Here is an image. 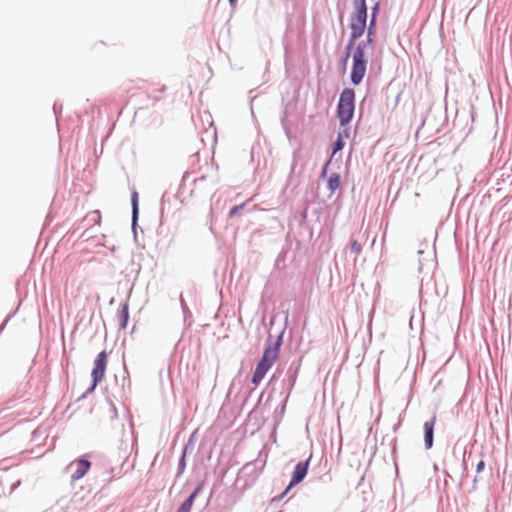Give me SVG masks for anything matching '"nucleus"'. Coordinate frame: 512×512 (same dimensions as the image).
Wrapping results in <instances>:
<instances>
[{
	"mask_svg": "<svg viewBox=\"0 0 512 512\" xmlns=\"http://www.w3.org/2000/svg\"><path fill=\"white\" fill-rule=\"evenodd\" d=\"M200 490L201 486H198L188 499L181 504L177 512H191V508Z\"/></svg>",
	"mask_w": 512,
	"mask_h": 512,
	"instance_id": "10",
	"label": "nucleus"
},
{
	"mask_svg": "<svg viewBox=\"0 0 512 512\" xmlns=\"http://www.w3.org/2000/svg\"><path fill=\"white\" fill-rule=\"evenodd\" d=\"M122 316H123V323H122V327H125L126 326V323H127V320H128V307L127 305H125L122 309V312H121Z\"/></svg>",
	"mask_w": 512,
	"mask_h": 512,
	"instance_id": "15",
	"label": "nucleus"
},
{
	"mask_svg": "<svg viewBox=\"0 0 512 512\" xmlns=\"http://www.w3.org/2000/svg\"><path fill=\"white\" fill-rule=\"evenodd\" d=\"M236 0H229L230 4L233 5Z\"/></svg>",
	"mask_w": 512,
	"mask_h": 512,
	"instance_id": "18",
	"label": "nucleus"
},
{
	"mask_svg": "<svg viewBox=\"0 0 512 512\" xmlns=\"http://www.w3.org/2000/svg\"><path fill=\"white\" fill-rule=\"evenodd\" d=\"M308 466H309V459L306 460L305 462H299L296 465V467L293 471V474H292L291 481H290L289 485L286 487V489L284 490V492L282 493V497L287 495V493L289 492V490L292 487L299 484L306 477L307 472H308Z\"/></svg>",
	"mask_w": 512,
	"mask_h": 512,
	"instance_id": "6",
	"label": "nucleus"
},
{
	"mask_svg": "<svg viewBox=\"0 0 512 512\" xmlns=\"http://www.w3.org/2000/svg\"><path fill=\"white\" fill-rule=\"evenodd\" d=\"M437 417L433 415L429 421H426L423 425L424 428V441L426 449H430L433 446V435Z\"/></svg>",
	"mask_w": 512,
	"mask_h": 512,
	"instance_id": "8",
	"label": "nucleus"
},
{
	"mask_svg": "<svg viewBox=\"0 0 512 512\" xmlns=\"http://www.w3.org/2000/svg\"><path fill=\"white\" fill-rule=\"evenodd\" d=\"M355 9V13L351 18V40L346 48L345 60H347L350 55L349 51L353 46V41L363 35L366 27L367 7L365 0H355Z\"/></svg>",
	"mask_w": 512,
	"mask_h": 512,
	"instance_id": "1",
	"label": "nucleus"
},
{
	"mask_svg": "<svg viewBox=\"0 0 512 512\" xmlns=\"http://www.w3.org/2000/svg\"><path fill=\"white\" fill-rule=\"evenodd\" d=\"M368 43L360 42L352 52L351 81L354 85L362 82L367 69Z\"/></svg>",
	"mask_w": 512,
	"mask_h": 512,
	"instance_id": "2",
	"label": "nucleus"
},
{
	"mask_svg": "<svg viewBox=\"0 0 512 512\" xmlns=\"http://www.w3.org/2000/svg\"><path fill=\"white\" fill-rule=\"evenodd\" d=\"M344 147V141L341 134H338V137L333 145V153L332 155L336 154L338 151L342 150Z\"/></svg>",
	"mask_w": 512,
	"mask_h": 512,
	"instance_id": "12",
	"label": "nucleus"
},
{
	"mask_svg": "<svg viewBox=\"0 0 512 512\" xmlns=\"http://www.w3.org/2000/svg\"><path fill=\"white\" fill-rule=\"evenodd\" d=\"M83 283L76 279H73L70 282V287L66 286L64 290V295L69 303V305H74L77 303L83 292Z\"/></svg>",
	"mask_w": 512,
	"mask_h": 512,
	"instance_id": "7",
	"label": "nucleus"
},
{
	"mask_svg": "<svg viewBox=\"0 0 512 512\" xmlns=\"http://www.w3.org/2000/svg\"><path fill=\"white\" fill-rule=\"evenodd\" d=\"M71 465L76 466L75 472L71 475L72 481H77L85 476V474L88 472V470L91 467V463L88 460L85 459H78L71 463Z\"/></svg>",
	"mask_w": 512,
	"mask_h": 512,
	"instance_id": "9",
	"label": "nucleus"
},
{
	"mask_svg": "<svg viewBox=\"0 0 512 512\" xmlns=\"http://www.w3.org/2000/svg\"><path fill=\"white\" fill-rule=\"evenodd\" d=\"M350 249H351V252L358 255L362 251V246L357 240L351 239Z\"/></svg>",
	"mask_w": 512,
	"mask_h": 512,
	"instance_id": "13",
	"label": "nucleus"
},
{
	"mask_svg": "<svg viewBox=\"0 0 512 512\" xmlns=\"http://www.w3.org/2000/svg\"><path fill=\"white\" fill-rule=\"evenodd\" d=\"M243 207H244V205H243V204H241V205H237V206H234V207L230 210V213H229V214H230V216L232 217V216L236 215L237 213H239V212H240V210H242V209H243Z\"/></svg>",
	"mask_w": 512,
	"mask_h": 512,
	"instance_id": "16",
	"label": "nucleus"
},
{
	"mask_svg": "<svg viewBox=\"0 0 512 512\" xmlns=\"http://www.w3.org/2000/svg\"><path fill=\"white\" fill-rule=\"evenodd\" d=\"M138 194L137 192H134L133 193V197H132V205H133V216L134 218L136 217L137 215V212H138Z\"/></svg>",
	"mask_w": 512,
	"mask_h": 512,
	"instance_id": "14",
	"label": "nucleus"
},
{
	"mask_svg": "<svg viewBox=\"0 0 512 512\" xmlns=\"http://www.w3.org/2000/svg\"><path fill=\"white\" fill-rule=\"evenodd\" d=\"M340 187V176L339 174H332L328 180V189L334 192Z\"/></svg>",
	"mask_w": 512,
	"mask_h": 512,
	"instance_id": "11",
	"label": "nucleus"
},
{
	"mask_svg": "<svg viewBox=\"0 0 512 512\" xmlns=\"http://www.w3.org/2000/svg\"><path fill=\"white\" fill-rule=\"evenodd\" d=\"M279 357V344L269 345L265 348L261 360L258 362L253 377L252 383L258 385L265 377L268 370L274 365Z\"/></svg>",
	"mask_w": 512,
	"mask_h": 512,
	"instance_id": "3",
	"label": "nucleus"
},
{
	"mask_svg": "<svg viewBox=\"0 0 512 512\" xmlns=\"http://www.w3.org/2000/svg\"><path fill=\"white\" fill-rule=\"evenodd\" d=\"M484 467H485V462H484V460H480V461L477 463V466H476V472H477V473L482 472V471H483V469H484Z\"/></svg>",
	"mask_w": 512,
	"mask_h": 512,
	"instance_id": "17",
	"label": "nucleus"
},
{
	"mask_svg": "<svg viewBox=\"0 0 512 512\" xmlns=\"http://www.w3.org/2000/svg\"><path fill=\"white\" fill-rule=\"evenodd\" d=\"M108 364V355L106 351L100 352L94 360V368L92 369L91 376L93 378V388L103 380L106 367Z\"/></svg>",
	"mask_w": 512,
	"mask_h": 512,
	"instance_id": "5",
	"label": "nucleus"
},
{
	"mask_svg": "<svg viewBox=\"0 0 512 512\" xmlns=\"http://www.w3.org/2000/svg\"><path fill=\"white\" fill-rule=\"evenodd\" d=\"M354 99L355 93L353 89H344L340 94L337 115L341 126L347 125L353 117L355 108Z\"/></svg>",
	"mask_w": 512,
	"mask_h": 512,
	"instance_id": "4",
	"label": "nucleus"
}]
</instances>
